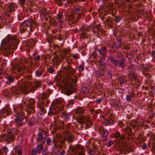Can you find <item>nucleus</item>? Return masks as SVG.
<instances>
[{"label": "nucleus", "mask_w": 155, "mask_h": 155, "mask_svg": "<svg viewBox=\"0 0 155 155\" xmlns=\"http://www.w3.org/2000/svg\"><path fill=\"white\" fill-rule=\"evenodd\" d=\"M41 82L39 81H35L34 82V86L33 85L32 83L28 82L27 81L23 79L22 82L20 81L19 84H21L19 90L17 87H14L11 89V91L14 94H17L19 91L24 94H27L29 92L30 90L31 92L34 91L36 87H38L41 84Z\"/></svg>", "instance_id": "obj_1"}, {"label": "nucleus", "mask_w": 155, "mask_h": 155, "mask_svg": "<svg viewBox=\"0 0 155 155\" xmlns=\"http://www.w3.org/2000/svg\"><path fill=\"white\" fill-rule=\"evenodd\" d=\"M72 71V69L71 68H65L63 71H61L60 73V75L61 76V81H63L65 85L64 87V89L66 91V94L69 95L72 93L71 86H69V83L72 80L71 74V72Z\"/></svg>", "instance_id": "obj_2"}, {"label": "nucleus", "mask_w": 155, "mask_h": 155, "mask_svg": "<svg viewBox=\"0 0 155 155\" xmlns=\"http://www.w3.org/2000/svg\"><path fill=\"white\" fill-rule=\"evenodd\" d=\"M15 42V38L9 35H8L2 41L1 49L5 56L11 55L13 51L11 48V46L13 45L15 47L14 48H15L16 45L14 44Z\"/></svg>", "instance_id": "obj_3"}, {"label": "nucleus", "mask_w": 155, "mask_h": 155, "mask_svg": "<svg viewBox=\"0 0 155 155\" xmlns=\"http://www.w3.org/2000/svg\"><path fill=\"white\" fill-rule=\"evenodd\" d=\"M64 104V100L62 99H58L53 102L50 108L49 114L54 115L62 110Z\"/></svg>", "instance_id": "obj_4"}, {"label": "nucleus", "mask_w": 155, "mask_h": 155, "mask_svg": "<svg viewBox=\"0 0 155 155\" xmlns=\"http://www.w3.org/2000/svg\"><path fill=\"white\" fill-rule=\"evenodd\" d=\"M35 101L34 99L27 98L25 102V107H24L23 108H26L27 112L34 113V105Z\"/></svg>", "instance_id": "obj_5"}, {"label": "nucleus", "mask_w": 155, "mask_h": 155, "mask_svg": "<svg viewBox=\"0 0 155 155\" xmlns=\"http://www.w3.org/2000/svg\"><path fill=\"white\" fill-rule=\"evenodd\" d=\"M35 25V22L31 19L26 20L22 24L20 25V29L21 33L24 32L25 30L26 27L29 26L30 27L33 26Z\"/></svg>", "instance_id": "obj_6"}, {"label": "nucleus", "mask_w": 155, "mask_h": 155, "mask_svg": "<svg viewBox=\"0 0 155 155\" xmlns=\"http://www.w3.org/2000/svg\"><path fill=\"white\" fill-rule=\"evenodd\" d=\"M14 111L17 115V118L15 119V122L19 126H22L23 123L22 122L24 119V116L21 112H19V110L21 111L20 109H16L13 108Z\"/></svg>", "instance_id": "obj_7"}, {"label": "nucleus", "mask_w": 155, "mask_h": 155, "mask_svg": "<svg viewBox=\"0 0 155 155\" xmlns=\"http://www.w3.org/2000/svg\"><path fill=\"white\" fill-rule=\"evenodd\" d=\"M108 59L116 66H118V67L122 68L124 67V61L123 59L120 61H118L114 60L112 57Z\"/></svg>", "instance_id": "obj_8"}, {"label": "nucleus", "mask_w": 155, "mask_h": 155, "mask_svg": "<svg viewBox=\"0 0 155 155\" xmlns=\"http://www.w3.org/2000/svg\"><path fill=\"white\" fill-rule=\"evenodd\" d=\"M2 138L7 143L12 142L14 138V137L12 133L8 134H5L2 136Z\"/></svg>", "instance_id": "obj_9"}, {"label": "nucleus", "mask_w": 155, "mask_h": 155, "mask_svg": "<svg viewBox=\"0 0 155 155\" xmlns=\"http://www.w3.org/2000/svg\"><path fill=\"white\" fill-rule=\"evenodd\" d=\"M74 136L71 134H68L67 137H62L60 139H58L57 140L58 142H60L61 140V143H63L64 140L68 139V141L72 142L73 141Z\"/></svg>", "instance_id": "obj_10"}, {"label": "nucleus", "mask_w": 155, "mask_h": 155, "mask_svg": "<svg viewBox=\"0 0 155 155\" xmlns=\"http://www.w3.org/2000/svg\"><path fill=\"white\" fill-rule=\"evenodd\" d=\"M43 148V147L41 145H38L36 148L32 150V153L35 155L37 153H39L42 151Z\"/></svg>", "instance_id": "obj_11"}, {"label": "nucleus", "mask_w": 155, "mask_h": 155, "mask_svg": "<svg viewBox=\"0 0 155 155\" xmlns=\"http://www.w3.org/2000/svg\"><path fill=\"white\" fill-rule=\"evenodd\" d=\"M10 112V110L8 108H3L0 112V117L1 116L5 117Z\"/></svg>", "instance_id": "obj_12"}, {"label": "nucleus", "mask_w": 155, "mask_h": 155, "mask_svg": "<svg viewBox=\"0 0 155 155\" xmlns=\"http://www.w3.org/2000/svg\"><path fill=\"white\" fill-rule=\"evenodd\" d=\"M16 7V5L14 3H12L9 5L7 8V10L9 12H11L14 11Z\"/></svg>", "instance_id": "obj_13"}, {"label": "nucleus", "mask_w": 155, "mask_h": 155, "mask_svg": "<svg viewBox=\"0 0 155 155\" xmlns=\"http://www.w3.org/2000/svg\"><path fill=\"white\" fill-rule=\"evenodd\" d=\"M23 69L24 68L21 65L17 64L13 68V69H12V71L13 72H14V69L15 70H16L18 72H20L23 70Z\"/></svg>", "instance_id": "obj_14"}, {"label": "nucleus", "mask_w": 155, "mask_h": 155, "mask_svg": "<svg viewBox=\"0 0 155 155\" xmlns=\"http://www.w3.org/2000/svg\"><path fill=\"white\" fill-rule=\"evenodd\" d=\"M61 117L63 119L67 121L70 117V115L68 114L64 113L61 116Z\"/></svg>", "instance_id": "obj_15"}, {"label": "nucleus", "mask_w": 155, "mask_h": 155, "mask_svg": "<svg viewBox=\"0 0 155 155\" xmlns=\"http://www.w3.org/2000/svg\"><path fill=\"white\" fill-rule=\"evenodd\" d=\"M15 152L17 153L18 155H21L22 150L20 146H17L15 149Z\"/></svg>", "instance_id": "obj_16"}, {"label": "nucleus", "mask_w": 155, "mask_h": 155, "mask_svg": "<svg viewBox=\"0 0 155 155\" xmlns=\"http://www.w3.org/2000/svg\"><path fill=\"white\" fill-rule=\"evenodd\" d=\"M62 15L61 14V13L59 12V13L58 14L57 17V18L58 20V21L59 23H62Z\"/></svg>", "instance_id": "obj_17"}, {"label": "nucleus", "mask_w": 155, "mask_h": 155, "mask_svg": "<svg viewBox=\"0 0 155 155\" xmlns=\"http://www.w3.org/2000/svg\"><path fill=\"white\" fill-rule=\"evenodd\" d=\"M14 77L9 76L7 78V83L10 84L14 82Z\"/></svg>", "instance_id": "obj_18"}, {"label": "nucleus", "mask_w": 155, "mask_h": 155, "mask_svg": "<svg viewBox=\"0 0 155 155\" xmlns=\"http://www.w3.org/2000/svg\"><path fill=\"white\" fill-rule=\"evenodd\" d=\"M37 107L38 108H40L41 109V111L42 113H41V114H42L45 113V110L41 107V106L40 104V103L38 102H37Z\"/></svg>", "instance_id": "obj_19"}, {"label": "nucleus", "mask_w": 155, "mask_h": 155, "mask_svg": "<svg viewBox=\"0 0 155 155\" xmlns=\"http://www.w3.org/2000/svg\"><path fill=\"white\" fill-rule=\"evenodd\" d=\"M136 77V75L134 74L131 73L129 74V78L131 80L135 79Z\"/></svg>", "instance_id": "obj_20"}, {"label": "nucleus", "mask_w": 155, "mask_h": 155, "mask_svg": "<svg viewBox=\"0 0 155 155\" xmlns=\"http://www.w3.org/2000/svg\"><path fill=\"white\" fill-rule=\"evenodd\" d=\"M74 102L72 100H70L68 101V103L67 104V107L68 108H70L72 107V105L74 104Z\"/></svg>", "instance_id": "obj_21"}, {"label": "nucleus", "mask_w": 155, "mask_h": 155, "mask_svg": "<svg viewBox=\"0 0 155 155\" xmlns=\"http://www.w3.org/2000/svg\"><path fill=\"white\" fill-rule=\"evenodd\" d=\"M84 110L82 107H78L76 110V113L78 114H81L83 112Z\"/></svg>", "instance_id": "obj_22"}, {"label": "nucleus", "mask_w": 155, "mask_h": 155, "mask_svg": "<svg viewBox=\"0 0 155 155\" xmlns=\"http://www.w3.org/2000/svg\"><path fill=\"white\" fill-rule=\"evenodd\" d=\"M115 136L116 138H119L121 140H122L124 139V137L121 136L120 133L116 132L115 133Z\"/></svg>", "instance_id": "obj_23"}, {"label": "nucleus", "mask_w": 155, "mask_h": 155, "mask_svg": "<svg viewBox=\"0 0 155 155\" xmlns=\"http://www.w3.org/2000/svg\"><path fill=\"white\" fill-rule=\"evenodd\" d=\"M97 51L100 54L103 55L105 54L106 51V49L104 48H102L101 49H99L97 50Z\"/></svg>", "instance_id": "obj_24"}, {"label": "nucleus", "mask_w": 155, "mask_h": 155, "mask_svg": "<svg viewBox=\"0 0 155 155\" xmlns=\"http://www.w3.org/2000/svg\"><path fill=\"white\" fill-rule=\"evenodd\" d=\"M124 131H125L127 134H130L132 131L131 128L130 127H128L125 128L124 129Z\"/></svg>", "instance_id": "obj_25"}, {"label": "nucleus", "mask_w": 155, "mask_h": 155, "mask_svg": "<svg viewBox=\"0 0 155 155\" xmlns=\"http://www.w3.org/2000/svg\"><path fill=\"white\" fill-rule=\"evenodd\" d=\"M102 134V137H106L108 135V132L107 130H103Z\"/></svg>", "instance_id": "obj_26"}, {"label": "nucleus", "mask_w": 155, "mask_h": 155, "mask_svg": "<svg viewBox=\"0 0 155 155\" xmlns=\"http://www.w3.org/2000/svg\"><path fill=\"white\" fill-rule=\"evenodd\" d=\"M81 148V146L80 145H77V146L74 147L72 150L73 151H74L75 152L78 150V149H80Z\"/></svg>", "instance_id": "obj_27"}, {"label": "nucleus", "mask_w": 155, "mask_h": 155, "mask_svg": "<svg viewBox=\"0 0 155 155\" xmlns=\"http://www.w3.org/2000/svg\"><path fill=\"white\" fill-rule=\"evenodd\" d=\"M42 73V72L40 70H37L35 72V74L38 77H40Z\"/></svg>", "instance_id": "obj_28"}, {"label": "nucleus", "mask_w": 155, "mask_h": 155, "mask_svg": "<svg viewBox=\"0 0 155 155\" xmlns=\"http://www.w3.org/2000/svg\"><path fill=\"white\" fill-rule=\"evenodd\" d=\"M98 74L99 76L103 75L104 74V71L103 69H100L98 71Z\"/></svg>", "instance_id": "obj_29"}, {"label": "nucleus", "mask_w": 155, "mask_h": 155, "mask_svg": "<svg viewBox=\"0 0 155 155\" xmlns=\"http://www.w3.org/2000/svg\"><path fill=\"white\" fill-rule=\"evenodd\" d=\"M35 122V120L34 119V118H31L30 120L29 121V124L30 125H33Z\"/></svg>", "instance_id": "obj_30"}, {"label": "nucleus", "mask_w": 155, "mask_h": 155, "mask_svg": "<svg viewBox=\"0 0 155 155\" xmlns=\"http://www.w3.org/2000/svg\"><path fill=\"white\" fill-rule=\"evenodd\" d=\"M38 135L39 136V137H38L37 141L38 142H40L41 141V140L42 139L43 137L42 134L40 133H39L38 134Z\"/></svg>", "instance_id": "obj_31"}, {"label": "nucleus", "mask_w": 155, "mask_h": 155, "mask_svg": "<svg viewBox=\"0 0 155 155\" xmlns=\"http://www.w3.org/2000/svg\"><path fill=\"white\" fill-rule=\"evenodd\" d=\"M78 70L80 72H81L84 70V67L83 65H80L78 68Z\"/></svg>", "instance_id": "obj_32"}, {"label": "nucleus", "mask_w": 155, "mask_h": 155, "mask_svg": "<svg viewBox=\"0 0 155 155\" xmlns=\"http://www.w3.org/2000/svg\"><path fill=\"white\" fill-rule=\"evenodd\" d=\"M107 124L109 125H112L113 124V120L112 119H108L107 122Z\"/></svg>", "instance_id": "obj_33"}, {"label": "nucleus", "mask_w": 155, "mask_h": 155, "mask_svg": "<svg viewBox=\"0 0 155 155\" xmlns=\"http://www.w3.org/2000/svg\"><path fill=\"white\" fill-rule=\"evenodd\" d=\"M3 151L5 153H7L8 151V148L6 146H4L2 148Z\"/></svg>", "instance_id": "obj_34"}, {"label": "nucleus", "mask_w": 155, "mask_h": 155, "mask_svg": "<svg viewBox=\"0 0 155 155\" xmlns=\"http://www.w3.org/2000/svg\"><path fill=\"white\" fill-rule=\"evenodd\" d=\"M126 99L127 101H131V97L130 96L127 95L126 97Z\"/></svg>", "instance_id": "obj_35"}, {"label": "nucleus", "mask_w": 155, "mask_h": 155, "mask_svg": "<svg viewBox=\"0 0 155 155\" xmlns=\"http://www.w3.org/2000/svg\"><path fill=\"white\" fill-rule=\"evenodd\" d=\"M48 71L50 73H51L54 71V69L52 67H50L48 68Z\"/></svg>", "instance_id": "obj_36"}, {"label": "nucleus", "mask_w": 155, "mask_h": 155, "mask_svg": "<svg viewBox=\"0 0 155 155\" xmlns=\"http://www.w3.org/2000/svg\"><path fill=\"white\" fill-rule=\"evenodd\" d=\"M99 64L103 66L104 67L105 66V63L103 61L101 60V61H99Z\"/></svg>", "instance_id": "obj_37"}, {"label": "nucleus", "mask_w": 155, "mask_h": 155, "mask_svg": "<svg viewBox=\"0 0 155 155\" xmlns=\"http://www.w3.org/2000/svg\"><path fill=\"white\" fill-rule=\"evenodd\" d=\"M121 18L120 17H117L115 18V20L117 22H119L121 20Z\"/></svg>", "instance_id": "obj_38"}, {"label": "nucleus", "mask_w": 155, "mask_h": 155, "mask_svg": "<svg viewBox=\"0 0 155 155\" xmlns=\"http://www.w3.org/2000/svg\"><path fill=\"white\" fill-rule=\"evenodd\" d=\"M80 9L78 7H75L74 8V10L75 11L74 12L77 13L79 11Z\"/></svg>", "instance_id": "obj_39"}, {"label": "nucleus", "mask_w": 155, "mask_h": 155, "mask_svg": "<svg viewBox=\"0 0 155 155\" xmlns=\"http://www.w3.org/2000/svg\"><path fill=\"white\" fill-rule=\"evenodd\" d=\"M113 144V142L111 140H109L107 144V146L108 147L110 146Z\"/></svg>", "instance_id": "obj_40"}, {"label": "nucleus", "mask_w": 155, "mask_h": 155, "mask_svg": "<svg viewBox=\"0 0 155 155\" xmlns=\"http://www.w3.org/2000/svg\"><path fill=\"white\" fill-rule=\"evenodd\" d=\"M51 142V139L49 138L47 139V144L48 145H49Z\"/></svg>", "instance_id": "obj_41"}, {"label": "nucleus", "mask_w": 155, "mask_h": 155, "mask_svg": "<svg viewBox=\"0 0 155 155\" xmlns=\"http://www.w3.org/2000/svg\"><path fill=\"white\" fill-rule=\"evenodd\" d=\"M96 101L97 103H100L102 101V99L101 98H99L96 100Z\"/></svg>", "instance_id": "obj_42"}, {"label": "nucleus", "mask_w": 155, "mask_h": 155, "mask_svg": "<svg viewBox=\"0 0 155 155\" xmlns=\"http://www.w3.org/2000/svg\"><path fill=\"white\" fill-rule=\"evenodd\" d=\"M73 58L75 59H78V55L77 54L74 55Z\"/></svg>", "instance_id": "obj_43"}, {"label": "nucleus", "mask_w": 155, "mask_h": 155, "mask_svg": "<svg viewBox=\"0 0 155 155\" xmlns=\"http://www.w3.org/2000/svg\"><path fill=\"white\" fill-rule=\"evenodd\" d=\"M107 77L109 78H111L112 77V74L110 73H108V74H107Z\"/></svg>", "instance_id": "obj_44"}, {"label": "nucleus", "mask_w": 155, "mask_h": 155, "mask_svg": "<svg viewBox=\"0 0 155 155\" xmlns=\"http://www.w3.org/2000/svg\"><path fill=\"white\" fill-rule=\"evenodd\" d=\"M40 57L39 55H38L36 57H35V60H38L40 59Z\"/></svg>", "instance_id": "obj_45"}, {"label": "nucleus", "mask_w": 155, "mask_h": 155, "mask_svg": "<svg viewBox=\"0 0 155 155\" xmlns=\"http://www.w3.org/2000/svg\"><path fill=\"white\" fill-rule=\"evenodd\" d=\"M42 95H42L43 98H45V97H47V96H48V95H47V94H44Z\"/></svg>", "instance_id": "obj_46"}, {"label": "nucleus", "mask_w": 155, "mask_h": 155, "mask_svg": "<svg viewBox=\"0 0 155 155\" xmlns=\"http://www.w3.org/2000/svg\"><path fill=\"white\" fill-rule=\"evenodd\" d=\"M152 55L153 58L155 57V51H153L152 52Z\"/></svg>", "instance_id": "obj_47"}, {"label": "nucleus", "mask_w": 155, "mask_h": 155, "mask_svg": "<svg viewBox=\"0 0 155 155\" xmlns=\"http://www.w3.org/2000/svg\"><path fill=\"white\" fill-rule=\"evenodd\" d=\"M134 93H132L130 95V96L131 97H133V96H134Z\"/></svg>", "instance_id": "obj_48"}, {"label": "nucleus", "mask_w": 155, "mask_h": 155, "mask_svg": "<svg viewBox=\"0 0 155 155\" xmlns=\"http://www.w3.org/2000/svg\"><path fill=\"white\" fill-rule=\"evenodd\" d=\"M42 155H48V153L46 152H43L42 153Z\"/></svg>", "instance_id": "obj_49"}, {"label": "nucleus", "mask_w": 155, "mask_h": 155, "mask_svg": "<svg viewBox=\"0 0 155 155\" xmlns=\"http://www.w3.org/2000/svg\"><path fill=\"white\" fill-rule=\"evenodd\" d=\"M118 44H119V47H120V45L121 44V42L120 41H118Z\"/></svg>", "instance_id": "obj_50"}, {"label": "nucleus", "mask_w": 155, "mask_h": 155, "mask_svg": "<svg viewBox=\"0 0 155 155\" xmlns=\"http://www.w3.org/2000/svg\"><path fill=\"white\" fill-rule=\"evenodd\" d=\"M61 155H63V154H64V151H61Z\"/></svg>", "instance_id": "obj_51"}, {"label": "nucleus", "mask_w": 155, "mask_h": 155, "mask_svg": "<svg viewBox=\"0 0 155 155\" xmlns=\"http://www.w3.org/2000/svg\"><path fill=\"white\" fill-rule=\"evenodd\" d=\"M146 146H144L142 147V148L143 149H144L146 148Z\"/></svg>", "instance_id": "obj_52"}, {"label": "nucleus", "mask_w": 155, "mask_h": 155, "mask_svg": "<svg viewBox=\"0 0 155 155\" xmlns=\"http://www.w3.org/2000/svg\"><path fill=\"white\" fill-rule=\"evenodd\" d=\"M128 56H127V57H128V58H130L132 57V56L131 55H130V57H128Z\"/></svg>", "instance_id": "obj_53"}, {"label": "nucleus", "mask_w": 155, "mask_h": 155, "mask_svg": "<svg viewBox=\"0 0 155 155\" xmlns=\"http://www.w3.org/2000/svg\"><path fill=\"white\" fill-rule=\"evenodd\" d=\"M2 150H0V155H2Z\"/></svg>", "instance_id": "obj_54"}, {"label": "nucleus", "mask_w": 155, "mask_h": 155, "mask_svg": "<svg viewBox=\"0 0 155 155\" xmlns=\"http://www.w3.org/2000/svg\"><path fill=\"white\" fill-rule=\"evenodd\" d=\"M25 0H22L21 2V3H22V4H23V2H24V1H25Z\"/></svg>", "instance_id": "obj_55"}, {"label": "nucleus", "mask_w": 155, "mask_h": 155, "mask_svg": "<svg viewBox=\"0 0 155 155\" xmlns=\"http://www.w3.org/2000/svg\"><path fill=\"white\" fill-rule=\"evenodd\" d=\"M126 0L127 1V2H129V1H130V0Z\"/></svg>", "instance_id": "obj_56"}, {"label": "nucleus", "mask_w": 155, "mask_h": 155, "mask_svg": "<svg viewBox=\"0 0 155 155\" xmlns=\"http://www.w3.org/2000/svg\"><path fill=\"white\" fill-rule=\"evenodd\" d=\"M76 80H75V81H74V82H76Z\"/></svg>", "instance_id": "obj_57"}, {"label": "nucleus", "mask_w": 155, "mask_h": 155, "mask_svg": "<svg viewBox=\"0 0 155 155\" xmlns=\"http://www.w3.org/2000/svg\"><path fill=\"white\" fill-rule=\"evenodd\" d=\"M79 155H83L82 154H80Z\"/></svg>", "instance_id": "obj_58"}, {"label": "nucleus", "mask_w": 155, "mask_h": 155, "mask_svg": "<svg viewBox=\"0 0 155 155\" xmlns=\"http://www.w3.org/2000/svg\"><path fill=\"white\" fill-rule=\"evenodd\" d=\"M154 92V93H155V92Z\"/></svg>", "instance_id": "obj_59"}]
</instances>
